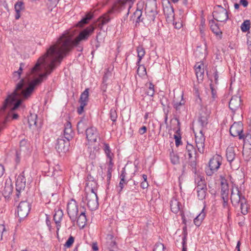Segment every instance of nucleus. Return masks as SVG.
<instances>
[{
  "instance_id": "obj_7",
  "label": "nucleus",
  "mask_w": 251,
  "mask_h": 251,
  "mask_svg": "<svg viewBox=\"0 0 251 251\" xmlns=\"http://www.w3.org/2000/svg\"><path fill=\"white\" fill-rule=\"evenodd\" d=\"M157 5L156 0H147L146 4V12L151 17V19L153 20L158 14Z\"/></svg>"
},
{
  "instance_id": "obj_35",
  "label": "nucleus",
  "mask_w": 251,
  "mask_h": 251,
  "mask_svg": "<svg viewBox=\"0 0 251 251\" xmlns=\"http://www.w3.org/2000/svg\"><path fill=\"white\" fill-rule=\"evenodd\" d=\"M93 14L91 13L87 14L85 18H83L78 23L77 26L80 27L82 26L84 24H86L88 23V20H91L93 18Z\"/></svg>"
},
{
  "instance_id": "obj_53",
  "label": "nucleus",
  "mask_w": 251,
  "mask_h": 251,
  "mask_svg": "<svg viewBox=\"0 0 251 251\" xmlns=\"http://www.w3.org/2000/svg\"><path fill=\"white\" fill-rule=\"evenodd\" d=\"M175 139L176 142V147H178L181 143V138L180 137L177 136V135H175Z\"/></svg>"
},
{
  "instance_id": "obj_22",
  "label": "nucleus",
  "mask_w": 251,
  "mask_h": 251,
  "mask_svg": "<svg viewBox=\"0 0 251 251\" xmlns=\"http://www.w3.org/2000/svg\"><path fill=\"white\" fill-rule=\"evenodd\" d=\"M207 54L206 51V45H204L202 47L199 46L198 47L196 51H195V55L198 57H205L206 55Z\"/></svg>"
},
{
  "instance_id": "obj_13",
  "label": "nucleus",
  "mask_w": 251,
  "mask_h": 251,
  "mask_svg": "<svg viewBox=\"0 0 251 251\" xmlns=\"http://www.w3.org/2000/svg\"><path fill=\"white\" fill-rule=\"evenodd\" d=\"M195 69L198 80L202 81L204 76V64L202 62H197L195 66Z\"/></svg>"
},
{
  "instance_id": "obj_18",
  "label": "nucleus",
  "mask_w": 251,
  "mask_h": 251,
  "mask_svg": "<svg viewBox=\"0 0 251 251\" xmlns=\"http://www.w3.org/2000/svg\"><path fill=\"white\" fill-rule=\"evenodd\" d=\"M185 100L183 98V95H174L173 103L175 108L176 110L180 109V106L184 105Z\"/></svg>"
},
{
  "instance_id": "obj_61",
  "label": "nucleus",
  "mask_w": 251,
  "mask_h": 251,
  "mask_svg": "<svg viewBox=\"0 0 251 251\" xmlns=\"http://www.w3.org/2000/svg\"><path fill=\"white\" fill-rule=\"evenodd\" d=\"M113 158H111V159H109L108 168H110V169H112L114 165V163L113 162Z\"/></svg>"
},
{
  "instance_id": "obj_30",
  "label": "nucleus",
  "mask_w": 251,
  "mask_h": 251,
  "mask_svg": "<svg viewBox=\"0 0 251 251\" xmlns=\"http://www.w3.org/2000/svg\"><path fill=\"white\" fill-rule=\"evenodd\" d=\"M205 216V213L203 212V209L202 210V211H201V213H200L199 214V215H198L194 220V223L195 224V225L197 226H199L202 221L203 220L204 217Z\"/></svg>"
},
{
  "instance_id": "obj_26",
  "label": "nucleus",
  "mask_w": 251,
  "mask_h": 251,
  "mask_svg": "<svg viewBox=\"0 0 251 251\" xmlns=\"http://www.w3.org/2000/svg\"><path fill=\"white\" fill-rule=\"evenodd\" d=\"M87 221L86 217L84 212H81L77 220V224L80 227H83Z\"/></svg>"
},
{
  "instance_id": "obj_44",
  "label": "nucleus",
  "mask_w": 251,
  "mask_h": 251,
  "mask_svg": "<svg viewBox=\"0 0 251 251\" xmlns=\"http://www.w3.org/2000/svg\"><path fill=\"white\" fill-rule=\"evenodd\" d=\"M142 12L141 10H136L135 12L134 13V16L135 17L137 18V22H139L142 21L141 19V17L142 16Z\"/></svg>"
},
{
  "instance_id": "obj_20",
  "label": "nucleus",
  "mask_w": 251,
  "mask_h": 251,
  "mask_svg": "<svg viewBox=\"0 0 251 251\" xmlns=\"http://www.w3.org/2000/svg\"><path fill=\"white\" fill-rule=\"evenodd\" d=\"M186 154L188 156L189 159H191L193 157L196 158L197 152L196 149L194 147L190 144H187L186 147Z\"/></svg>"
},
{
  "instance_id": "obj_63",
  "label": "nucleus",
  "mask_w": 251,
  "mask_h": 251,
  "mask_svg": "<svg viewBox=\"0 0 251 251\" xmlns=\"http://www.w3.org/2000/svg\"><path fill=\"white\" fill-rule=\"evenodd\" d=\"M171 160L173 164H176L179 162V158L177 156H174L173 158L171 159Z\"/></svg>"
},
{
  "instance_id": "obj_27",
  "label": "nucleus",
  "mask_w": 251,
  "mask_h": 251,
  "mask_svg": "<svg viewBox=\"0 0 251 251\" xmlns=\"http://www.w3.org/2000/svg\"><path fill=\"white\" fill-rule=\"evenodd\" d=\"M228 185L226 183H224L223 182H221V197L222 198H225L226 200L227 198H228Z\"/></svg>"
},
{
  "instance_id": "obj_49",
  "label": "nucleus",
  "mask_w": 251,
  "mask_h": 251,
  "mask_svg": "<svg viewBox=\"0 0 251 251\" xmlns=\"http://www.w3.org/2000/svg\"><path fill=\"white\" fill-rule=\"evenodd\" d=\"M6 231L5 226L4 225H0V241L2 239V236L4 232Z\"/></svg>"
},
{
  "instance_id": "obj_3",
  "label": "nucleus",
  "mask_w": 251,
  "mask_h": 251,
  "mask_svg": "<svg viewBox=\"0 0 251 251\" xmlns=\"http://www.w3.org/2000/svg\"><path fill=\"white\" fill-rule=\"evenodd\" d=\"M87 187H88V186H87ZM87 191L85 197V201L90 210H96L99 205L97 194L92 188H87Z\"/></svg>"
},
{
  "instance_id": "obj_19",
  "label": "nucleus",
  "mask_w": 251,
  "mask_h": 251,
  "mask_svg": "<svg viewBox=\"0 0 251 251\" xmlns=\"http://www.w3.org/2000/svg\"><path fill=\"white\" fill-rule=\"evenodd\" d=\"M68 143L63 139H58L55 146V148L58 152H65L68 151V147L66 145Z\"/></svg>"
},
{
  "instance_id": "obj_51",
  "label": "nucleus",
  "mask_w": 251,
  "mask_h": 251,
  "mask_svg": "<svg viewBox=\"0 0 251 251\" xmlns=\"http://www.w3.org/2000/svg\"><path fill=\"white\" fill-rule=\"evenodd\" d=\"M112 171V169H110V168H108V171L107 172V181L108 183L111 178Z\"/></svg>"
},
{
  "instance_id": "obj_25",
  "label": "nucleus",
  "mask_w": 251,
  "mask_h": 251,
  "mask_svg": "<svg viewBox=\"0 0 251 251\" xmlns=\"http://www.w3.org/2000/svg\"><path fill=\"white\" fill-rule=\"evenodd\" d=\"M124 0H120L116 2L113 5L111 9L108 10L109 13H112L114 11H119L121 8L125 3Z\"/></svg>"
},
{
  "instance_id": "obj_52",
  "label": "nucleus",
  "mask_w": 251,
  "mask_h": 251,
  "mask_svg": "<svg viewBox=\"0 0 251 251\" xmlns=\"http://www.w3.org/2000/svg\"><path fill=\"white\" fill-rule=\"evenodd\" d=\"M21 75L19 74V72H17L16 71H15L13 73V77L14 79L17 80L20 79Z\"/></svg>"
},
{
  "instance_id": "obj_28",
  "label": "nucleus",
  "mask_w": 251,
  "mask_h": 251,
  "mask_svg": "<svg viewBox=\"0 0 251 251\" xmlns=\"http://www.w3.org/2000/svg\"><path fill=\"white\" fill-rule=\"evenodd\" d=\"M37 116L36 115L30 114L28 117V123L30 128H34L37 127L38 125L37 124Z\"/></svg>"
},
{
  "instance_id": "obj_24",
  "label": "nucleus",
  "mask_w": 251,
  "mask_h": 251,
  "mask_svg": "<svg viewBox=\"0 0 251 251\" xmlns=\"http://www.w3.org/2000/svg\"><path fill=\"white\" fill-rule=\"evenodd\" d=\"M109 14L108 11L99 18L98 21L100 22V23L98 24V26L99 27H101L103 25L107 24L110 21V18L109 15Z\"/></svg>"
},
{
  "instance_id": "obj_47",
  "label": "nucleus",
  "mask_w": 251,
  "mask_h": 251,
  "mask_svg": "<svg viewBox=\"0 0 251 251\" xmlns=\"http://www.w3.org/2000/svg\"><path fill=\"white\" fill-rule=\"evenodd\" d=\"M202 126H204L207 124V119L206 116H201L199 119Z\"/></svg>"
},
{
  "instance_id": "obj_29",
  "label": "nucleus",
  "mask_w": 251,
  "mask_h": 251,
  "mask_svg": "<svg viewBox=\"0 0 251 251\" xmlns=\"http://www.w3.org/2000/svg\"><path fill=\"white\" fill-rule=\"evenodd\" d=\"M209 25L211 30L214 33L217 35H221L222 34V31L217 24L215 23L214 20H210L209 21Z\"/></svg>"
},
{
  "instance_id": "obj_46",
  "label": "nucleus",
  "mask_w": 251,
  "mask_h": 251,
  "mask_svg": "<svg viewBox=\"0 0 251 251\" xmlns=\"http://www.w3.org/2000/svg\"><path fill=\"white\" fill-rule=\"evenodd\" d=\"M146 86L147 88L149 89V91L148 92V93H151V94H153L155 92L154 89V85L152 83H147L146 84Z\"/></svg>"
},
{
  "instance_id": "obj_45",
  "label": "nucleus",
  "mask_w": 251,
  "mask_h": 251,
  "mask_svg": "<svg viewBox=\"0 0 251 251\" xmlns=\"http://www.w3.org/2000/svg\"><path fill=\"white\" fill-rule=\"evenodd\" d=\"M74 238L70 236L67 242L65 244V246L67 248H70L74 242Z\"/></svg>"
},
{
  "instance_id": "obj_1",
  "label": "nucleus",
  "mask_w": 251,
  "mask_h": 251,
  "mask_svg": "<svg viewBox=\"0 0 251 251\" xmlns=\"http://www.w3.org/2000/svg\"><path fill=\"white\" fill-rule=\"evenodd\" d=\"M94 29L95 27L90 25L80 31L74 39L73 37L76 33L75 29L66 31L56 43L50 46L47 52L38 59L30 72L31 74H35L44 68L45 73L30 81L25 78L21 79L16 84L15 89L11 94H31L34 93L43 79L51 74L75 46H78L81 42L87 40L94 32Z\"/></svg>"
},
{
  "instance_id": "obj_8",
  "label": "nucleus",
  "mask_w": 251,
  "mask_h": 251,
  "mask_svg": "<svg viewBox=\"0 0 251 251\" xmlns=\"http://www.w3.org/2000/svg\"><path fill=\"white\" fill-rule=\"evenodd\" d=\"M29 204L26 201H21L18 207L17 214L20 219L25 218L30 211Z\"/></svg>"
},
{
  "instance_id": "obj_60",
  "label": "nucleus",
  "mask_w": 251,
  "mask_h": 251,
  "mask_svg": "<svg viewBox=\"0 0 251 251\" xmlns=\"http://www.w3.org/2000/svg\"><path fill=\"white\" fill-rule=\"evenodd\" d=\"M24 66H25V64L23 63H21L20 64V66L19 70L18 71H17L16 72H19V74H20L21 75L23 72V67H24Z\"/></svg>"
},
{
  "instance_id": "obj_59",
  "label": "nucleus",
  "mask_w": 251,
  "mask_h": 251,
  "mask_svg": "<svg viewBox=\"0 0 251 251\" xmlns=\"http://www.w3.org/2000/svg\"><path fill=\"white\" fill-rule=\"evenodd\" d=\"M240 4H242L244 7H247L248 5V2L247 0H240Z\"/></svg>"
},
{
  "instance_id": "obj_55",
  "label": "nucleus",
  "mask_w": 251,
  "mask_h": 251,
  "mask_svg": "<svg viewBox=\"0 0 251 251\" xmlns=\"http://www.w3.org/2000/svg\"><path fill=\"white\" fill-rule=\"evenodd\" d=\"M127 183V181L126 180H123V181H122V179H121L120 182L119 183V186L121 187L120 191L122 190L123 188L124 187V185L126 184Z\"/></svg>"
},
{
  "instance_id": "obj_32",
  "label": "nucleus",
  "mask_w": 251,
  "mask_h": 251,
  "mask_svg": "<svg viewBox=\"0 0 251 251\" xmlns=\"http://www.w3.org/2000/svg\"><path fill=\"white\" fill-rule=\"evenodd\" d=\"M137 52L138 53V60L137 62V65H139V63L142 59V58L144 56L145 54V51L144 49L142 46H139L137 48Z\"/></svg>"
},
{
  "instance_id": "obj_4",
  "label": "nucleus",
  "mask_w": 251,
  "mask_h": 251,
  "mask_svg": "<svg viewBox=\"0 0 251 251\" xmlns=\"http://www.w3.org/2000/svg\"><path fill=\"white\" fill-rule=\"evenodd\" d=\"M222 157L218 154L215 155L210 159L209 162V169L206 172L208 176H211L218 170L222 164Z\"/></svg>"
},
{
  "instance_id": "obj_11",
  "label": "nucleus",
  "mask_w": 251,
  "mask_h": 251,
  "mask_svg": "<svg viewBox=\"0 0 251 251\" xmlns=\"http://www.w3.org/2000/svg\"><path fill=\"white\" fill-rule=\"evenodd\" d=\"M26 185L25 178L23 174L18 176L16 182V190L17 191L16 196L19 197L20 193L24 191Z\"/></svg>"
},
{
  "instance_id": "obj_43",
  "label": "nucleus",
  "mask_w": 251,
  "mask_h": 251,
  "mask_svg": "<svg viewBox=\"0 0 251 251\" xmlns=\"http://www.w3.org/2000/svg\"><path fill=\"white\" fill-rule=\"evenodd\" d=\"M110 118L113 122H115L117 118V114L115 109H111L110 110Z\"/></svg>"
},
{
  "instance_id": "obj_23",
  "label": "nucleus",
  "mask_w": 251,
  "mask_h": 251,
  "mask_svg": "<svg viewBox=\"0 0 251 251\" xmlns=\"http://www.w3.org/2000/svg\"><path fill=\"white\" fill-rule=\"evenodd\" d=\"M226 157L227 161L230 163L234 159L235 157L234 148L232 147H228L227 148Z\"/></svg>"
},
{
  "instance_id": "obj_16",
  "label": "nucleus",
  "mask_w": 251,
  "mask_h": 251,
  "mask_svg": "<svg viewBox=\"0 0 251 251\" xmlns=\"http://www.w3.org/2000/svg\"><path fill=\"white\" fill-rule=\"evenodd\" d=\"M106 244L111 251H114L117 248L114 236L112 234H108L106 237Z\"/></svg>"
},
{
  "instance_id": "obj_38",
  "label": "nucleus",
  "mask_w": 251,
  "mask_h": 251,
  "mask_svg": "<svg viewBox=\"0 0 251 251\" xmlns=\"http://www.w3.org/2000/svg\"><path fill=\"white\" fill-rule=\"evenodd\" d=\"M250 21L249 20H245L241 25V29L242 32H246L250 28Z\"/></svg>"
},
{
  "instance_id": "obj_14",
  "label": "nucleus",
  "mask_w": 251,
  "mask_h": 251,
  "mask_svg": "<svg viewBox=\"0 0 251 251\" xmlns=\"http://www.w3.org/2000/svg\"><path fill=\"white\" fill-rule=\"evenodd\" d=\"M241 102L240 96L239 95H233L229 102V107L232 111H235L240 107Z\"/></svg>"
},
{
  "instance_id": "obj_48",
  "label": "nucleus",
  "mask_w": 251,
  "mask_h": 251,
  "mask_svg": "<svg viewBox=\"0 0 251 251\" xmlns=\"http://www.w3.org/2000/svg\"><path fill=\"white\" fill-rule=\"evenodd\" d=\"M12 188L10 185L6 186L4 187L3 193L4 195L8 196V195L12 193Z\"/></svg>"
},
{
  "instance_id": "obj_39",
  "label": "nucleus",
  "mask_w": 251,
  "mask_h": 251,
  "mask_svg": "<svg viewBox=\"0 0 251 251\" xmlns=\"http://www.w3.org/2000/svg\"><path fill=\"white\" fill-rule=\"evenodd\" d=\"M64 135L66 139L68 141L72 138L73 135V131L72 128L64 129Z\"/></svg>"
},
{
  "instance_id": "obj_56",
  "label": "nucleus",
  "mask_w": 251,
  "mask_h": 251,
  "mask_svg": "<svg viewBox=\"0 0 251 251\" xmlns=\"http://www.w3.org/2000/svg\"><path fill=\"white\" fill-rule=\"evenodd\" d=\"M147 131V127L145 126H142L141 128L139 129V132L141 134H143Z\"/></svg>"
},
{
  "instance_id": "obj_37",
  "label": "nucleus",
  "mask_w": 251,
  "mask_h": 251,
  "mask_svg": "<svg viewBox=\"0 0 251 251\" xmlns=\"http://www.w3.org/2000/svg\"><path fill=\"white\" fill-rule=\"evenodd\" d=\"M137 66H138L137 71L138 75L141 77L146 76L147 75V71L145 66L144 65H140V64Z\"/></svg>"
},
{
  "instance_id": "obj_54",
  "label": "nucleus",
  "mask_w": 251,
  "mask_h": 251,
  "mask_svg": "<svg viewBox=\"0 0 251 251\" xmlns=\"http://www.w3.org/2000/svg\"><path fill=\"white\" fill-rule=\"evenodd\" d=\"M210 87L212 94H215L217 93V91H216L217 87H215L213 84H210Z\"/></svg>"
},
{
  "instance_id": "obj_9",
  "label": "nucleus",
  "mask_w": 251,
  "mask_h": 251,
  "mask_svg": "<svg viewBox=\"0 0 251 251\" xmlns=\"http://www.w3.org/2000/svg\"><path fill=\"white\" fill-rule=\"evenodd\" d=\"M67 212L72 221H75L78 214V207L75 201L72 200L67 204Z\"/></svg>"
},
{
  "instance_id": "obj_12",
  "label": "nucleus",
  "mask_w": 251,
  "mask_h": 251,
  "mask_svg": "<svg viewBox=\"0 0 251 251\" xmlns=\"http://www.w3.org/2000/svg\"><path fill=\"white\" fill-rule=\"evenodd\" d=\"M86 138L91 143L96 142L98 138V133L96 128L91 127L86 129Z\"/></svg>"
},
{
  "instance_id": "obj_10",
  "label": "nucleus",
  "mask_w": 251,
  "mask_h": 251,
  "mask_svg": "<svg viewBox=\"0 0 251 251\" xmlns=\"http://www.w3.org/2000/svg\"><path fill=\"white\" fill-rule=\"evenodd\" d=\"M195 134V142L198 150L200 153H203L204 151L205 137L201 130H200L199 132Z\"/></svg>"
},
{
  "instance_id": "obj_36",
  "label": "nucleus",
  "mask_w": 251,
  "mask_h": 251,
  "mask_svg": "<svg viewBox=\"0 0 251 251\" xmlns=\"http://www.w3.org/2000/svg\"><path fill=\"white\" fill-rule=\"evenodd\" d=\"M197 184V189H207L206 182L204 179L198 178Z\"/></svg>"
},
{
  "instance_id": "obj_57",
  "label": "nucleus",
  "mask_w": 251,
  "mask_h": 251,
  "mask_svg": "<svg viewBox=\"0 0 251 251\" xmlns=\"http://www.w3.org/2000/svg\"><path fill=\"white\" fill-rule=\"evenodd\" d=\"M183 234L184 235V236L183 237V240L185 238V241H186V237H187V227H186V226H184L183 228Z\"/></svg>"
},
{
  "instance_id": "obj_5",
  "label": "nucleus",
  "mask_w": 251,
  "mask_h": 251,
  "mask_svg": "<svg viewBox=\"0 0 251 251\" xmlns=\"http://www.w3.org/2000/svg\"><path fill=\"white\" fill-rule=\"evenodd\" d=\"M163 11L167 21L173 23L174 21L175 14L172 5L169 0H163Z\"/></svg>"
},
{
  "instance_id": "obj_15",
  "label": "nucleus",
  "mask_w": 251,
  "mask_h": 251,
  "mask_svg": "<svg viewBox=\"0 0 251 251\" xmlns=\"http://www.w3.org/2000/svg\"><path fill=\"white\" fill-rule=\"evenodd\" d=\"M89 101V95H80L78 100L79 106L77 109L78 114H81L84 111V107L87 104Z\"/></svg>"
},
{
  "instance_id": "obj_42",
  "label": "nucleus",
  "mask_w": 251,
  "mask_h": 251,
  "mask_svg": "<svg viewBox=\"0 0 251 251\" xmlns=\"http://www.w3.org/2000/svg\"><path fill=\"white\" fill-rule=\"evenodd\" d=\"M164 245L161 243H157L155 244L153 251H164Z\"/></svg>"
},
{
  "instance_id": "obj_17",
  "label": "nucleus",
  "mask_w": 251,
  "mask_h": 251,
  "mask_svg": "<svg viewBox=\"0 0 251 251\" xmlns=\"http://www.w3.org/2000/svg\"><path fill=\"white\" fill-rule=\"evenodd\" d=\"M181 204L178 199L174 197L170 201V208L171 211L174 213H178L181 209Z\"/></svg>"
},
{
  "instance_id": "obj_21",
  "label": "nucleus",
  "mask_w": 251,
  "mask_h": 251,
  "mask_svg": "<svg viewBox=\"0 0 251 251\" xmlns=\"http://www.w3.org/2000/svg\"><path fill=\"white\" fill-rule=\"evenodd\" d=\"M25 9L24 3L22 1H18L15 4V10L16 12L15 19L18 20L20 18V12Z\"/></svg>"
},
{
  "instance_id": "obj_40",
  "label": "nucleus",
  "mask_w": 251,
  "mask_h": 251,
  "mask_svg": "<svg viewBox=\"0 0 251 251\" xmlns=\"http://www.w3.org/2000/svg\"><path fill=\"white\" fill-rule=\"evenodd\" d=\"M207 189H197L199 199L203 200L206 196Z\"/></svg>"
},
{
  "instance_id": "obj_62",
  "label": "nucleus",
  "mask_w": 251,
  "mask_h": 251,
  "mask_svg": "<svg viewBox=\"0 0 251 251\" xmlns=\"http://www.w3.org/2000/svg\"><path fill=\"white\" fill-rule=\"evenodd\" d=\"M126 172L125 170H123L122 172V174L120 176V178L122 179V181H123V180H126Z\"/></svg>"
},
{
  "instance_id": "obj_34",
  "label": "nucleus",
  "mask_w": 251,
  "mask_h": 251,
  "mask_svg": "<svg viewBox=\"0 0 251 251\" xmlns=\"http://www.w3.org/2000/svg\"><path fill=\"white\" fill-rule=\"evenodd\" d=\"M63 214L61 211H58L56 212L53 216V219L55 222V223L58 225L57 226V231L59 230L58 226H60L59 225L61 222L62 219Z\"/></svg>"
},
{
  "instance_id": "obj_33",
  "label": "nucleus",
  "mask_w": 251,
  "mask_h": 251,
  "mask_svg": "<svg viewBox=\"0 0 251 251\" xmlns=\"http://www.w3.org/2000/svg\"><path fill=\"white\" fill-rule=\"evenodd\" d=\"M103 150L107 158L111 159V158H114V154L111 152L110 147L108 144H104Z\"/></svg>"
},
{
  "instance_id": "obj_50",
  "label": "nucleus",
  "mask_w": 251,
  "mask_h": 251,
  "mask_svg": "<svg viewBox=\"0 0 251 251\" xmlns=\"http://www.w3.org/2000/svg\"><path fill=\"white\" fill-rule=\"evenodd\" d=\"M247 43L249 46V49L251 51V30L248 32L247 34Z\"/></svg>"
},
{
  "instance_id": "obj_31",
  "label": "nucleus",
  "mask_w": 251,
  "mask_h": 251,
  "mask_svg": "<svg viewBox=\"0 0 251 251\" xmlns=\"http://www.w3.org/2000/svg\"><path fill=\"white\" fill-rule=\"evenodd\" d=\"M87 121L85 118H82L79 121L77 125V128L78 132H82L86 129L87 126Z\"/></svg>"
},
{
  "instance_id": "obj_64",
  "label": "nucleus",
  "mask_w": 251,
  "mask_h": 251,
  "mask_svg": "<svg viewBox=\"0 0 251 251\" xmlns=\"http://www.w3.org/2000/svg\"><path fill=\"white\" fill-rule=\"evenodd\" d=\"M182 246H183L182 251H187L186 241H185V238L183 240Z\"/></svg>"
},
{
  "instance_id": "obj_41",
  "label": "nucleus",
  "mask_w": 251,
  "mask_h": 251,
  "mask_svg": "<svg viewBox=\"0 0 251 251\" xmlns=\"http://www.w3.org/2000/svg\"><path fill=\"white\" fill-rule=\"evenodd\" d=\"M142 177L144 180L141 183V187L143 189L147 188L149 186L148 183L147 181V176L146 175H143Z\"/></svg>"
},
{
  "instance_id": "obj_6",
  "label": "nucleus",
  "mask_w": 251,
  "mask_h": 251,
  "mask_svg": "<svg viewBox=\"0 0 251 251\" xmlns=\"http://www.w3.org/2000/svg\"><path fill=\"white\" fill-rule=\"evenodd\" d=\"M213 17L215 20L221 22L226 21L228 18L226 10L220 5H217L215 7Z\"/></svg>"
},
{
  "instance_id": "obj_58",
  "label": "nucleus",
  "mask_w": 251,
  "mask_h": 251,
  "mask_svg": "<svg viewBox=\"0 0 251 251\" xmlns=\"http://www.w3.org/2000/svg\"><path fill=\"white\" fill-rule=\"evenodd\" d=\"M4 168L3 165L0 164V177H1L4 173Z\"/></svg>"
},
{
  "instance_id": "obj_2",
  "label": "nucleus",
  "mask_w": 251,
  "mask_h": 251,
  "mask_svg": "<svg viewBox=\"0 0 251 251\" xmlns=\"http://www.w3.org/2000/svg\"><path fill=\"white\" fill-rule=\"evenodd\" d=\"M230 200L231 203L234 206L237 205L240 202L242 213L244 215L247 213V207H245V209L243 208V203L245 202V199L244 197H242L241 196V193L237 187L232 188L230 196Z\"/></svg>"
}]
</instances>
